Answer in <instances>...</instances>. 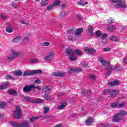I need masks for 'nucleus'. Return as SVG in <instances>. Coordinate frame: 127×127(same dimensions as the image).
<instances>
[{"label": "nucleus", "mask_w": 127, "mask_h": 127, "mask_svg": "<svg viewBox=\"0 0 127 127\" xmlns=\"http://www.w3.org/2000/svg\"><path fill=\"white\" fill-rule=\"evenodd\" d=\"M84 51H85V52H88V53H89L90 55H94V54H95L96 52L95 49L92 48H85Z\"/></svg>", "instance_id": "f8f14e48"}, {"label": "nucleus", "mask_w": 127, "mask_h": 127, "mask_svg": "<svg viewBox=\"0 0 127 127\" xmlns=\"http://www.w3.org/2000/svg\"><path fill=\"white\" fill-rule=\"evenodd\" d=\"M68 39L69 40H73L74 39V38L72 36H68Z\"/></svg>", "instance_id": "4d7b16f0"}, {"label": "nucleus", "mask_w": 127, "mask_h": 127, "mask_svg": "<svg viewBox=\"0 0 127 127\" xmlns=\"http://www.w3.org/2000/svg\"><path fill=\"white\" fill-rule=\"evenodd\" d=\"M50 91H51V88H50V86H45L43 89V92H45L47 93L48 92H50Z\"/></svg>", "instance_id": "bb28decb"}, {"label": "nucleus", "mask_w": 127, "mask_h": 127, "mask_svg": "<svg viewBox=\"0 0 127 127\" xmlns=\"http://www.w3.org/2000/svg\"><path fill=\"white\" fill-rule=\"evenodd\" d=\"M110 39L111 40H112V41H119L120 40V37L115 35L111 36L110 37Z\"/></svg>", "instance_id": "aec40b11"}, {"label": "nucleus", "mask_w": 127, "mask_h": 127, "mask_svg": "<svg viewBox=\"0 0 127 127\" xmlns=\"http://www.w3.org/2000/svg\"><path fill=\"white\" fill-rule=\"evenodd\" d=\"M10 84V83L8 81L2 83L0 85V90H4V89H6L7 86H9Z\"/></svg>", "instance_id": "ddd939ff"}, {"label": "nucleus", "mask_w": 127, "mask_h": 127, "mask_svg": "<svg viewBox=\"0 0 127 127\" xmlns=\"http://www.w3.org/2000/svg\"><path fill=\"white\" fill-rule=\"evenodd\" d=\"M25 100H26V101H29V97H26L25 98Z\"/></svg>", "instance_id": "338daca9"}, {"label": "nucleus", "mask_w": 127, "mask_h": 127, "mask_svg": "<svg viewBox=\"0 0 127 127\" xmlns=\"http://www.w3.org/2000/svg\"><path fill=\"white\" fill-rule=\"evenodd\" d=\"M65 6H66V4H63L62 8H64V7H65Z\"/></svg>", "instance_id": "774afa93"}, {"label": "nucleus", "mask_w": 127, "mask_h": 127, "mask_svg": "<svg viewBox=\"0 0 127 127\" xmlns=\"http://www.w3.org/2000/svg\"><path fill=\"white\" fill-rule=\"evenodd\" d=\"M126 105V103L125 102H122L119 104L118 108H123V107H125V105Z\"/></svg>", "instance_id": "a18cd8bd"}, {"label": "nucleus", "mask_w": 127, "mask_h": 127, "mask_svg": "<svg viewBox=\"0 0 127 127\" xmlns=\"http://www.w3.org/2000/svg\"><path fill=\"white\" fill-rule=\"evenodd\" d=\"M77 17L79 20L82 19V16L81 15H77Z\"/></svg>", "instance_id": "052dcab7"}, {"label": "nucleus", "mask_w": 127, "mask_h": 127, "mask_svg": "<svg viewBox=\"0 0 127 127\" xmlns=\"http://www.w3.org/2000/svg\"><path fill=\"white\" fill-rule=\"evenodd\" d=\"M110 106L112 108H116V107L118 106V103L116 102H113L111 104Z\"/></svg>", "instance_id": "c03bdc74"}, {"label": "nucleus", "mask_w": 127, "mask_h": 127, "mask_svg": "<svg viewBox=\"0 0 127 127\" xmlns=\"http://www.w3.org/2000/svg\"><path fill=\"white\" fill-rule=\"evenodd\" d=\"M68 59L70 61H75L77 59V58L74 56H70L68 57Z\"/></svg>", "instance_id": "f704fd0d"}, {"label": "nucleus", "mask_w": 127, "mask_h": 127, "mask_svg": "<svg viewBox=\"0 0 127 127\" xmlns=\"http://www.w3.org/2000/svg\"><path fill=\"white\" fill-rule=\"evenodd\" d=\"M73 33H74V30L73 29L68 30L66 32V34H73Z\"/></svg>", "instance_id": "37998d69"}, {"label": "nucleus", "mask_w": 127, "mask_h": 127, "mask_svg": "<svg viewBox=\"0 0 127 127\" xmlns=\"http://www.w3.org/2000/svg\"><path fill=\"white\" fill-rule=\"evenodd\" d=\"M114 22H115L114 19H113V18L111 17L108 19V20L107 21V24H108V25H110V24H112V23H114Z\"/></svg>", "instance_id": "c85d7f7f"}, {"label": "nucleus", "mask_w": 127, "mask_h": 127, "mask_svg": "<svg viewBox=\"0 0 127 127\" xmlns=\"http://www.w3.org/2000/svg\"><path fill=\"white\" fill-rule=\"evenodd\" d=\"M106 29L108 31H115V30H116V26H109L106 28Z\"/></svg>", "instance_id": "4be33fe9"}, {"label": "nucleus", "mask_w": 127, "mask_h": 127, "mask_svg": "<svg viewBox=\"0 0 127 127\" xmlns=\"http://www.w3.org/2000/svg\"><path fill=\"white\" fill-rule=\"evenodd\" d=\"M127 114V112L126 111L121 110L118 112V114L114 117V122H116V123H119L120 121H122L123 117H124V116H126Z\"/></svg>", "instance_id": "20e7f679"}, {"label": "nucleus", "mask_w": 127, "mask_h": 127, "mask_svg": "<svg viewBox=\"0 0 127 127\" xmlns=\"http://www.w3.org/2000/svg\"><path fill=\"white\" fill-rule=\"evenodd\" d=\"M21 39V37L20 36H17V37L13 39L12 42H14V43H17V42H19V40Z\"/></svg>", "instance_id": "393cba45"}, {"label": "nucleus", "mask_w": 127, "mask_h": 127, "mask_svg": "<svg viewBox=\"0 0 127 127\" xmlns=\"http://www.w3.org/2000/svg\"><path fill=\"white\" fill-rule=\"evenodd\" d=\"M12 6L13 7H14L15 8H17V7H18V5L15 4V3H13L12 4Z\"/></svg>", "instance_id": "603ef678"}, {"label": "nucleus", "mask_w": 127, "mask_h": 127, "mask_svg": "<svg viewBox=\"0 0 127 127\" xmlns=\"http://www.w3.org/2000/svg\"><path fill=\"white\" fill-rule=\"evenodd\" d=\"M43 98H44V99L47 101H50V100H51V97L48 94V93H46L43 96Z\"/></svg>", "instance_id": "c756f323"}, {"label": "nucleus", "mask_w": 127, "mask_h": 127, "mask_svg": "<svg viewBox=\"0 0 127 127\" xmlns=\"http://www.w3.org/2000/svg\"><path fill=\"white\" fill-rule=\"evenodd\" d=\"M66 15V12L64 11H63L61 13V16H65Z\"/></svg>", "instance_id": "8fccbe9b"}, {"label": "nucleus", "mask_w": 127, "mask_h": 127, "mask_svg": "<svg viewBox=\"0 0 127 127\" xmlns=\"http://www.w3.org/2000/svg\"><path fill=\"white\" fill-rule=\"evenodd\" d=\"M54 52H51L49 54L44 57V60L46 61H51L53 59V56H54Z\"/></svg>", "instance_id": "9d476101"}, {"label": "nucleus", "mask_w": 127, "mask_h": 127, "mask_svg": "<svg viewBox=\"0 0 127 127\" xmlns=\"http://www.w3.org/2000/svg\"><path fill=\"white\" fill-rule=\"evenodd\" d=\"M93 121H94L93 118L88 117L85 121V124L87 126H90L93 124Z\"/></svg>", "instance_id": "dca6fc26"}, {"label": "nucleus", "mask_w": 127, "mask_h": 127, "mask_svg": "<svg viewBox=\"0 0 127 127\" xmlns=\"http://www.w3.org/2000/svg\"><path fill=\"white\" fill-rule=\"evenodd\" d=\"M127 26H123L122 27V30H125V29H127Z\"/></svg>", "instance_id": "680f3d73"}, {"label": "nucleus", "mask_w": 127, "mask_h": 127, "mask_svg": "<svg viewBox=\"0 0 127 127\" xmlns=\"http://www.w3.org/2000/svg\"><path fill=\"white\" fill-rule=\"evenodd\" d=\"M6 80H13V77L10 75H7L5 76Z\"/></svg>", "instance_id": "72a5a7b5"}, {"label": "nucleus", "mask_w": 127, "mask_h": 127, "mask_svg": "<svg viewBox=\"0 0 127 127\" xmlns=\"http://www.w3.org/2000/svg\"><path fill=\"white\" fill-rule=\"evenodd\" d=\"M96 36H101L102 35V33L101 32V31H97L96 32Z\"/></svg>", "instance_id": "49530a36"}, {"label": "nucleus", "mask_w": 127, "mask_h": 127, "mask_svg": "<svg viewBox=\"0 0 127 127\" xmlns=\"http://www.w3.org/2000/svg\"><path fill=\"white\" fill-rule=\"evenodd\" d=\"M6 30L7 32H9V33H11V32H12V31H13L12 28H11L10 27H6Z\"/></svg>", "instance_id": "e433bc0d"}, {"label": "nucleus", "mask_w": 127, "mask_h": 127, "mask_svg": "<svg viewBox=\"0 0 127 127\" xmlns=\"http://www.w3.org/2000/svg\"><path fill=\"white\" fill-rule=\"evenodd\" d=\"M91 36H94L95 35V33L92 31L91 32H90Z\"/></svg>", "instance_id": "0e129e2a"}, {"label": "nucleus", "mask_w": 127, "mask_h": 127, "mask_svg": "<svg viewBox=\"0 0 127 127\" xmlns=\"http://www.w3.org/2000/svg\"><path fill=\"white\" fill-rule=\"evenodd\" d=\"M8 93L10 95H12L13 96H15V95H16V91L13 89H9Z\"/></svg>", "instance_id": "7c9ffc66"}, {"label": "nucleus", "mask_w": 127, "mask_h": 127, "mask_svg": "<svg viewBox=\"0 0 127 127\" xmlns=\"http://www.w3.org/2000/svg\"><path fill=\"white\" fill-rule=\"evenodd\" d=\"M90 78L91 79H92V80H95L96 79V76L94 74L90 75Z\"/></svg>", "instance_id": "5fc2aeb1"}, {"label": "nucleus", "mask_w": 127, "mask_h": 127, "mask_svg": "<svg viewBox=\"0 0 127 127\" xmlns=\"http://www.w3.org/2000/svg\"><path fill=\"white\" fill-rule=\"evenodd\" d=\"M120 84V80H116L113 81H110L109 82V85L113 87L114 86H117V85H119Z\"/></svg>", "instance_id": "f3484780"}, {"label": "nucleus", "mask_w": 127, "mask_h": 127, "mask_svg": "<svg viewBox=\"0 0 127 127\" xmlns=\"http://www.w3.org/2000/svg\"><path fill=\"white\" fill-rule=\"evenodd\" d=\"M19 55V53L15 51H12L11 54L8 56V59H14Z\"/></svg>", "instance_id": "1a4fd4ad"}, {"label": "nucleus", "mask_w": 127, "mask_h": 127, "mask_svg": "<svg viewBox=\"0 0 127 127\" xmlns=\"http://www.w3.org/2000/svg\"><path fill=\"white\" fill-rule=\"evenodd\" d=\"M41 46H49L50 43L48 42H44L41 44Z\"/></svg>", "instance_id": "4c0bfd02"}, {"label": "nucleus", "mask_w": 127, "mask_h": 127, "mask_svg": "<svg viewBox=\"0 0 127 127\" xmlns=\"http://www.w3.org/2000/svg\"><path fill=\"white\" fill-rule=\"evenodd\" d=\"M33 74H41L42 73V71L41 69H37V70H33Z\"/></svg>", "instance_id": "473e14b6"}, {"label": "nucleus", "mask_w": 127, "mask_h": 127, "mask_svg": "<svg viewBox=\"0 0 127 127\" xmlns=\"http://www.w3.org/2000/svg\"><path fill=\"white\" fill-rule=\"evenodd\" d=\"M112 2L117 3L115 7H122L123 8L127 7V4L124 3L125 2V0H112Z\"/></svg>", "instance_id": "423d86ee"}, {"label": "nucleus", "mask_w": 127, "mask_h": 127, "mask_svg": "<svg viewBox=\"0 0 127 127\" xmlns=\"http://www.w3.org/2000/svg\"><path fill=\"white\" fill-rule=\"evenodd\" d=\"M83 33V28H79L75 31V36H80Z\"/></svg>", "instance_id": "4468645a"}, {"label": "nucleus", "mask_w": 127, "mask_h": 127, "mask_svg": "<svg viewBox=\"0 0 127 127\" xmlns=\"http://www.w3.org/2000/svg\"><path fill=\"white\" fill-rule=\"evenodd\" d=\"M81 111H85L86 110V107H81Z\"/></svg>", "instance_id": "69168bd1"}, {"label": "nucleus", "mask_w": 127, "mask_h": 127, "mask_svg": "<svg viewBox=\"0 0 127 127\" xmlns=\"http://www.w3.org/2000/svg\"><path fill=\"white\" fill-rule=\"evenodd\" d=\"M55 6L54 5V4L53 3L52 4H51L50 5H49L47 7V10H50V9H52V8H53V7Z\"/></svg>", "instance_id": "79ce46f5"}, {"label": "nucleus", "mask_w": 127, "mask_h": 127, "mask_svg": "<svg viewBox=\"0 0 127 127\" xmlns=\"http://www.w3.org/2000/svg\"><path fill=\"white\" fill-rule=\"evenodd\" d=\"M9 124L11 126H12V127H30L28 121H23L21 124L13 121H10Z\"/></svg>", "instance_id": "7ed1b4c3"}, {"label": "nucleus", "mask_w": 127, "mask_h": 127, "mask_svg": "<svg viewBox=\"0 0 127 127\" xmlns=\"http://www.w3.org/2000/svg\"><path fill=\"white\" fill-rule=\"evenodd\" d=\"M119 95V91L118 90H110V97L114 98Z\"/></svg>", "instance_id": "2eb2a0df"}, {"label": "nucleus", "mask_w": 127, "mask_h": 127, "mask_svg": "<svg viewBox=\"0 0 127 127\" xmlns=\"http://www.w3.org/2000/svg\"><path fill=\"white\" fill-rule=\"evenodd\" d=\"M107 37V34H104L102 35V39H104V38H106Z\"/></svg>", "instance_id": "13d9d810"}, {"label": "nucleus", "mask_w": 127, "mask_h": 127, "mask_svg": "<svg viewBox=\"0 0 127 127\" xmlns=\"http://www.w3.org/2000/svg\"><path fill=\"white\" fill-rule=\"evenodd\" d=\"M31 89H38V90H41V88L39 86H35L34 85L32 84L29 86H25L23 89V91L24 92H29L31 91Z\"/></svg>", "instance_id": "0eeeda50"}, {"label": "nucleus", "mask_w": 127, "mask_h": 127, "mask_svg": "<svg viewBox=\"0 0 127 127\" xmlns=\"http://www.w3.org/2000/svg\"><path fill=\"white\" fill-rule=\"evenodd\" d=\"M1 18L2 19H5V18H6V17L4 16V15H1Z\"/></svg>", "instance_id": "e2e57ef3"}, {"label": "nucleus", "mask_w": 127, "mask_h": 127, "mask_svg": "<svg viewBox=\"0 0 127 127\" xmlns=\"http://www.w3.org/2000/svg\"><path fill=\"white\" fill-rule=\"evenodd\" d=\"M34 83L36 84H40V83H41V80L39 79H36L35 80Z\"/></svg>", "instance_id": "de8ad7c7"}, {"label": "nucleus", "mask_w": 127, "mask_h": 127, "mask_svg": "<svg viewBox=\"0 0 127 127\" xmlns=\"http://www.w3.org/2000/svg\"><path fill=\"white\" fill-rule=\"evenodd\" d=\"M61 3V1L58 0H55V2L53 3L55 6H57Z\"/></svg>", "instance_id": "2f4dec72"}, {"label": "nucleus", "mask_w": 127, "mask_h": 127, "mask_svg": "<svg viewBox=\"0 0 127 127\" xmlns=\"http://www.w3.org/2000/svg\"><path fill=\"white\" fill-rule=\"evenodd\" d=\"M74 72H82V68L80 67H71L68 69L69 74H72Z\"/></svg>", "instance_id": "6e6552de"}, {"label": "nucleus", "mask_w": 127, "mask_h": 127, "mask_svg": "<svg viewBox=\"0 0 127 127\" xmlns=\"http://www.w3.org/2000/svg\"><path fill=\"white\" fill-rule=\"evenodd\" d=\"M12 116L15 120H19L21 118V109L19 106L15 107V110L13 111Z\"/></svg>", "instance_id": "39448f33"}, {"label": "nucleus", "mask_w": 127, "mask_h": 127, "mask_svg": "<svg viewBox=\"0 0 127 127\" xmlns=\"http://www.w3.org/2000/svg\"><path fill=\"white\" fill-rule=\"evenodd\" d=\"M6 106V104L4 101H0V108H4Z\"/></svg>", "instance_id": "c9c22d12"}, {"label": "nucleus", "mask_w": 127, "mask_h": 127, "mask_svg": "<svg viewBox=\"0 0 127 127\" xmlns=\"http://www.w3.org/2000/svg\"><path fill=\"white\" fill-rule=\"evenodd\" d=\"M103 95H107V94H108V93H110V94L111 93V90H109V89H105L103 91Z\"/></svg>", "instance_id": "a19ab883"}, {"label": "nucleus", "mask_w": 127, "mask_h": 127, "mask_svg": "<svg viewBox=\"0 0 127 127\" xmlns=\"http://www.w3.org/2000/svg\"><path fill=\"white\" fill-rule=\"evenodd\" d=\"M87 66H88V64L87 63L81 64V67H83V68H85V67H87Z\"/></svg>", "instance_id": "864d4df0"}, {"label": "nucleus", "mask_w": 127, "mask_h": 127, "mask_svg": "<svg viewBox=\"0 0 127 127\" xmlns=\"http://www.w3.org/2000/svg\"><path fill=\"white\" fill-rule=\"evenodd\" d=\"M65 74V73L64 72L58 71L55 72H52L51 75L52 76H54L55 77H63Z\"/></svg>", "instance_id": "9b49d317"}, {"label": "nucleus", "mask_w": 127, "mask_h": 127, "mask_svg": "<svg viewBox=\"0 0 127 127\" xmlns=\"http://www.w3.org/2000/svg\"><path fill=\"white\" fill-rule=\"evenodd\" d=\"M88 30L89 32H92V31H93V27L89 26L88 28Z\"/></svg>", "instance_id": "3c124183"}, {"label": "nucleus", "mask_w": 127, "mask_h": 127, "mask_svg": "<svg viewBox=\"0 0 127 127\" xmlns=\"http://www.w3.org/2000/svg\"><path fill=\"white\" fill-rule=\"evenodd\" d=\"M65 52L67 55H75L76 54L77 55H81L83 54V52L80 50L74 49L73 50V48L72 47H67L65 49Z\"/></svg>", "instance_id": "f03ea898"}, {"label": "nucleus", "mask_w": 127, "mask_h": 127, "mask_svg": "<svg viewBox=\"0 0 127 127\" xmlns=\"http://www.w3.org/2000/svg\"><path fill=\"white\" fill-rule=\"evenodd\" d=\"M44 114H47L50 111V108L49 106H44Z\"/></svg>", "instance_id": "cd10ccee"}, {"label": "nucleus", "mask_w": 127, "mask_h": 127, "mask_svg": "<svg viewBox=\"0 0 127 127\" xmlns=\"http://www.w3.org/2000/svg\"><path fill=\"white\" fill-rule=\"evenodd\" d=\"M38 117H33L30 119V123H33L34 121H36L37 120Z\"/></svg>", "instance_id": "58836bf2"}, {"label": "nucleus", "mask_w": 127, "mask_h": 127, "mask_svg": "<svg viewBox=\"0 0 127 127\" xmlns=\"http://www.w3.org/2000/svg\"><path fill=\"white\" fill-rule=\"evenodd\" d=\"M22 74V71L20 69L15 70L13 72L14 76H20Z\"/></svg>", "instance_id": "6ab92c4d"}, {"label": "nucleus", "mask_w": 127, "mask_h": 127, "mask_svg": "<svg viewBox=\"0 0 127 127\" xmlns=\"http://www.w3.org/2000/svg\"><path fill=\"white\" fill-rule=\"evenodd\" d=\"M99 62L102 64V67L104 68H106L107 69V71L108 72L105 73V74L107 76H110L111 75V72L113 71V70H116L117 71H120V68H119V66L115 65L113 68L112 67H108L110 66V64L109 62L106 61L103 58H99Z\"/></svg>", "instance_id": "f257e3e1"}, {"label": "nucleus", "mask_w": 127, "mask_h": 127, "mask_svg": "<svg viewBox=\"0 0 127 127\" xmlns=\"http://www.w3.org/2000/svg\"><path fill=\"white\" fill-rule=\"evenodd\" d=\"M77 3L79 4V5H86V4H88V1H85L83 0H81L79 1Z\"/></svg>", "instance_id": "b1692460"}, {"label": "nucleus", "mask_w": 127, "mask_h": 127, "mask_svg": "<svg viewBox=\"0 0 127 127\" xmlns=\"http://www.w3.org/2000/svg\"><path fill=\"white\" fill-rule=\"evenodd\" d=\"M30 61L31 63H37V62H39V59L36 58L35 59L31 60Z\"/></svg>", "instance_id": "ea45409f"}, {"label": "nucleus", "mask_w": 127, "mask_h": 127, "mask_svg": "<svg viewBox=\"0 0 127 127\" xmlns=\"http://www.w3.org/2000/svg\"><path fill=\"white\" fill-rule=\"evenodd\" d=\"M4 115L0 113V121H1L2 117H3Z\"/></svg>", "instance_id": "bf43d9fd"}, {"label": "nucleus", "mask_w": 127, "mask_h": 127, "mask_svg": "<svg viewBox=\"0 0 127 127\" xmlns=\"http://www.w3.org/2000/svg\"><path fill=\"white\" fill-rule=\"evenodd\" d=\"M104 51L106 52H109L111 50V48H106L104 49Z\"/></svg>", "instance_id": "09e8293b"}, {"label": "nucleus", "mask_w": 127, "mask_h": 127, "mask_svg": "<svg viewBox=\"0 0 127 127\" xmlns=\"http://www.w3.org/2000/svg\"><path fill=\"white\" fill-rule=\"evenodd\" d=\"M48 4V0H41L40 5L41 6H46Z\"/></svg>", "instance_id": "5701e85b"}, {"label": "nucleus", "mask_w": 127, "mask_h": 127, "mask_svg": "<svg viewBox=\"0 0 127 127\" xmlns=\"http://www.w3.org/2000/svg\"><path fill=\"white\" fill-rule=\"evenodd\" d=\"M67 106V102H64L61 103V106L58 107V110H63Z\"/></svg>", "instance_id": "a211bd4d"}, {"label": "nucleus", "mask_w": 127, "mask_h": 127, "mask_svg": "<svg viewBox=\"0 0 127 127\" xmlns=\"http://www.w3.org/2000/svg\"><path fill=\"white\" fill-rule=\"evenodd\" d=\"M24 41L25 42H28V41H29V39H28V38H25L24 39Z\"/></svg>", "instance_id": "6e6d98bb"}, {"label": "nucleus", "mask_w": 127, "mask_h": 127, "mask_svg": "<svg viewBox=\"0 0 127 127\" xmlns=\"http://www.w3.org/2000/svg\"><path fill=\"white\" fill-rule=\"evenodd\" d=\"M32 102L33 103H38V104H41V103L43 102V100L40 98H39L37 99H34L32 100Z\"/></svg>", "instance_id": "a878e982"}, {"label": "nucleus", "mask_w": 127, "mask_h": 127, "mask_svg": "<svg viewBox=\"0 0 127 127\" xmlns=\"http://www.w3.org/2000/svg\"><path fill=\"white\" fill-rule=\"evenodd\" d=\"M30 75H33V70H26L24 72L23 76H29Z\"/></svg>", "instance_id": "412c9836"}]
</instances>
